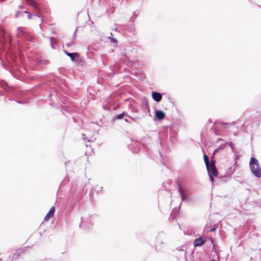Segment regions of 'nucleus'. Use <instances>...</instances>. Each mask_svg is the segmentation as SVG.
<instances>
[{"label": "nucleus", "instance_id": "f257e3e1", "mask_svg": "<svg viewBox=\"0 0 261 261\" xmlns=\"http://www.w3.org/2000/svg\"><path fill=\"white\" fill-rule=\"evenodd\" d=\"M249 167L252 174L256 177L261 178V168L257 159L251 157L250 160Z\"/></svg>", "mask_w": 261, "mask_h": 261}, {"label": "nucleus", "instance_id": "f03ea898", "mask_svg": "<svg viewBox=\"0 0 261 261\" xmlns=\"http://www.w3.org/2000/svg\"><path fill=\"white\" fill-rule=\"evenodd\" d=\"M206 169L209 175H213L214 176H217L218 175V171L215 166V162L214 160H211L210 164L207 165Z\"/></svg>", "mask_w": 261, "mask_h": 261}, {"label": "nucleus", "instance_id": "7ed1b4c3", "mask_svg": "<svg viewBox=\"0 0 261 261\" xmlns=\"http://www.w3.org/2000/svg\"><path fill=\"white\" fill-rule=\"evenodd\" d=\"M205 240L202 237H200L196 240L194 242V247H200L205 244Z\"/></svg>", "mask_w": 261, "mask_h": 261}, {"label": "nucleus", "instance_id": "20e7f679", "mask_svg": "<svg viewBox=\"0 0 261 261\" xmlns=\"http://www.w3.org/2000/svg\"><path fill=\"white\" fill-rule=\"evenodd\" d=\"M152 97L154 101L159 102L162 100V95L159 92H153L152 93Z\"/></svg>", "mask_w": 261, "mask_h": 261}, {"label": "nucleus", "instance_id": "39448f33", "mask_svg": "<svg viewBox=\"0 0 261 261\" xmlns=\"http://www.w3.org/2000/svg\"><path fill=\"white\" fill-rule=\"evenodd\" d=\"M28 5L32 7L37 12L39 10V7L37 4L35 3L34 0H24Z\"/></svg>", "mask_w": 261, "mask_h": 261}, {"label": "nucleus", "instance_id": "423d86ee", "mask_svg": "<svg viewBox=\"0 0 261 261\" xmlns=\"http://www.w3.org/2000/svg\"><path fill=\"white\" fill-rule=\"evenodd\" d=\"M155 117L159 120L163 119L165 117V113L162 111H156L155 112Z\"/></svg>", "mask_w": 261, "mask_h": 261}, {"label": "nucleus", "instance_id": "0eeeda50", "mask_svg": "<svg viewBox=\"0 0 261 261\" xmlns=\"http://www.w3.org/2000/svg\"><path fill=\"white\" fill-rule=\"evenodd\" d=\"M54 212H55V207L54 206H52L50 208L49 211L48 212L47 215L44 217V221H47L49 217H52L53 215V214L54 213Z\"/></svg>", "mask_w": 261, "mask_h": 261}, {"label": "nucleus", "instance_id": "6e6552de", "mask_svg": "<svg viewBox=\"0 0 261 261\" xmlns=\"http://www.w3.org/2000/svg\"><path fill=\"white\" fill-rule=\"evenodd\" d=\"M64 53L66 54V55L69 57L71 60V61H74L75 60V58L76 57L79 56V54L77 53H68L67 51L64 50Z\"/></svg>", "mask_w": 261, "mask_h": 261}, {"label": "nucleus", "instance_id": "1a4fd4ad", "mask_svg": "<svg viewBox=\"0 0 261 261\" xmlns=\"http://www.w3.org/2000/svg\"><path fill=\"white\" fill-rule=\"evenodd\" d=\"M74 61H75V63L77 64L81 65H84L85 63L83 59L79 56L78 57H76Z\"/></svg>", "mask_w": 261, "mask_h": 261}, {"label": "nucleus", "instance_id": "9d476101", "mask_svg": "<svg viewBox=\"0 0 261 261\" xmlns=\"http://www.w3.org/2000/svg\"><path fill=\"white\" fill-rule=\"evenodd\" d=\"M219 123L221 124L223 128H227V126H228L234 125L236 122L234 121H232L231 123H224V122L220 121V122H219Z\"/></svg>", "mask_w": 261, "mask_h": 261}, {"label": "nucleus", "instance_id": "9b49d317", "mask_svg": "<svg viewBox=\"0 0 261 261\" xmlns=\"http://www.w3.org/2000/svg\"><path fill=\"white\" fill-rule=\"evenodd\" d=\"M178 191H179V193H180L182 200H185L186 199V196H185L184 192L181 190V186L180 185V184H178Z\"/></svg>", "mask_w": 261, "mask_h": 261}, {"label": "nucleus", "instance_id": "f8f14e48", "mask_svg": "<svg viewBox=\"0 0 261 261\" xmlns=\"http://www.w3.org/2000/svg\"><path fill=\"white\" fill-rule=\"evenodd\" d=\"M226 147V144H221L214 150V153L217 152L220 150H223Z\"/></svg>", "mask_w": 261, "mask_h": 261}, {"label": "nucleus", "instance_id": "ddd939ff", "mask_svg": "<svg viewBox=\"0 0 261 261\" xmlns=\"http://www.w3.org/2000/svg\"><path fill=\"white\" fill-rule=\"evenodd\" d=\"M204 161L206 166H207V165H208L209 164H210V163H209L208 157L206 154H204Z\"/></svg>", "mask_w": 261, "mask_h": 261}, {"label": "nucleus", "instance_id": "4468645a", "mask_svg": "<svg viewBox=\"0 0 261 261\" xmlns=\"http://www.w3.org/2000/svg\"><path fill=\"white\" fill-rule=\"evenodd\" d=\"M126 113H121L120 114L117 115L115 117V119H122L124 116H126Z\"/></svg>", "mask_w": 261, "mask_h": 261}, {"label": "nucleus", "instance_id": "2eb2a0df", "mask_svg": "<svg viewBox=\"0 0 261 261\" xmlns=\"http://www.w3.org/2000/svg\"><path fill=\"white\" fill-rule=\"evenodd\" d=\"M225 144H226V145H228L229 146H230L231 148L232 151L234 152V148H233V147L232 143H231V142H227Z\"/></svg>", "mask_w": 261, "mask_h": 261}, {"label": "nucleus", "instance_id": "dca6fc26", "mask_svg": "<svg viewBox=\"0 0 261 261\" xmlns=\"http://www.w3.org/2000/svg\"><path fill=\"white\" fill-rule=\"evenodd\" d=\"M23 13H26V14H28V19H31L32 18V15L31 14L30 12L27 11H24L23 12Z\"/></svg>", "mask_w": 261, "mask_h": 261}, {"label": "nucleus", "instance_id": "f3484780", "mask_svg": "<svg viewBox=\"0 0 261 261\" xmlns=\"http://www.w3.org/2000/svg\"><path fill=\"white\" fill-rule=\"evenodd\" d=\"M23 13V12H17L15 16L16 17H18L21 16V15Z\"/></svg>", "mask_w": 261, "mask_h": 261}, {"label": "nucleus", "instance_id": "a211bd4d", "mask_svg": "<svg viewBox=\"0 0 261 261\" xmlns=\"http://www.w3.org/2000/svg\"><path fill=\"white\" fill-rule=\"evenodd\" d=\"M109 38L110 40H111V41H112L113 42L115 43V42H117V40H116L115 38H112V37H109V38Z\"/></svg>", "mask_w": 261, "mask_h": 261}, {"label": "nucleus", "instance_id": "6ab92c4d", "mask_svg": "<svg viewBox=\"0 0 261 261\" xmlns=\"http://www.w3.org/2000/svg\"><path fill=\"white\" fill-rule=\"evenodd\" d=\"M213 176V175H209L210 178V179H211V181H212V182H213V181H214V178L213 177V176Z\"/></svg>", "mask_w": 261, "mask_h": 261}, {"label": "nucleus", "instance_id": "aec40b11", "mask_svg": "<svg viewBox=\"0 0 261 261\" xmlns=\"http://www.w3.org/2000/svg\"><path fill=\"white\" fill-rule=\"evenodd\" d=\"M215 230H216L215 227H213V228H212L211 229L210 231H211V232L215 231Z\"/></svg>", "mask_w": 261, "mask_h": 261}, {"label": "nucleus", "instance_id": "412c9836", "mask_svg": "<svg viewBox=\"0 0 261 261\" xmlns=\"http://www.w3.org/2000/svg\"><path fill=\"white\" fill-rule=\"evenodd\" d=\"M19 8L22 9L23 8V6L22 5H20V6H19Z\"/></svg>", "mask_w": 261, "mask_h": 261}, {"label": "nucleus", "instance_id": "4be33fe9", "mask_svg": "<svg viewBox=\"0 0 261 261\" xmlns=\"http://www.w3.org/2000/svg\"><path fill=\"white\" fill-rule=\"evenodd\" d=\"M2 87L3 88V89H4L5 90H6V87L4 86V85H3Z\"/></svg>", "mask_w": 261, "mask_h": 261}, {"label": "nucleus", "instance_id": "5701e85b", "mask_svg": "<svg viewBox=\"0 0 261 261\" xmlns=\"http://www.w3.org/2000/svg\"><path fill=\"white\" fill-rule=\"evenodd\" d=\"M76 30L75 31V32H74V34H73V36H75V33H76Z\"/></svg>", "mask_w": 261, "mask_h": 261}, {"label": "nucleus", "instance_id": "b1692460", "mask_svg": "<svg viewBox=\"0 0 261 261\" xmlns=\"http://www.w3.org/2000/svg\"><path fill=\"white\" fill-rule=\"evenodd\" d=\"M53 39H54V38H53V37H50V40H51V41H52V40H53Z\"/></svg>", "mask_w": 261, "mask_h": 261}, {"label": "nucleus", "instance_id": "393cba45", "mask_svg": "<svg viewBox=\"0 0 261 261\" xmlns=\"http://www.w3.org/2000/svg\"><path fill=\"white\" fill-rule=\"evenodd\" d=\"M125 121L126 122H128V120H127V119H125Z\"/></svg>", "mask_w": 261, "mask_h": 261}, {"label": "nucleus", "instance_id": "a878e982", "mask_svg": "<svg viewBox=\"0 0 261 261\" xmlns=\"http://www.w3.org/2000/svg\"><path fill=\"white\" fill-rule=\"evenodd\" d=\"M211 261H216V260L212 259Z\"/></svg>", "mask_w": 261, "mask_h": 261}]
</instances>
